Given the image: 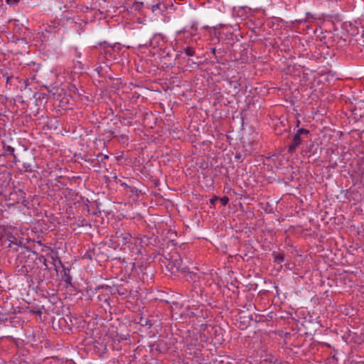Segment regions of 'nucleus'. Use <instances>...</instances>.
I'll return each instance as SVG.
<instances>
[{"label": "nucleus", "mask_w": 364, "mask_h": 364, "mask_svg": "<svg viewBox=\"0 0 364 364\" xmlns=\"http://www.w3.org/2000/svg\"><path fill=\"white\" fill-rule=\"evenodd\" d=\"M6 1L9 4H14L18 3L19 1V0H6Z\"/></svg>", "instance_id": "6e6552de"}, {"label": "nucleus", "mask_w": 364, "mask_h": 364, "mask_svg": "<svg viewBox=\"0 0 364 364\" xmlns=\"http://www.w3.org/2000/svg\"><path fill=\"white\" fill-rule=\"evenodd\" d=\"M301 143V136L296 134L293 138V142L288 146L289 151L292 153L296 148Z\"/></svg>", "instance_id": "f03ea898"}, {"label": "nucleus", "mask_w": 364, "mask_h": 364, "mask_svg": "<svg viewBox=\"0 0 364 364\" xmlns=\"http://www.w3.org/2000/svg\"><path fill=\"white\" fill-rule=\"evenodd\" d=\"M116 237L118 239L117 242H121L124 245L132 242V237L128 232L117 231L116 232Z\"/></svg>", "instance_id": "f257e3e1"}, {"label": "nucleus", "mask_w": 364, "mask_h": 364, "mask_svg": "<svg viewBox=\"0 0 364 364\" xmlns=\"http://www.w3.org/2000/svg\"><path fill=\"white\" fill-rule=\"evenodd\" d=\"M309 133V130L307 129H299L298 131H297V133L299 135L301 136V134H307Z\"/></svg>", "instance_id": "423d86ee"}, {"label": "nucleus", "mask_w": 364, "mask_h": 364, "mask_svg": "<svg viewBox=\"0 0 364 364\" xmlns=\"http://www.w3.org/2000/svg\"><path fill=\"white\" fill-rule=\"evenodd\" d=\"M220 201L223 205H226L229 201V198L227 196H223L220 198Z\"/></svg>", "instance_id": "39448f33"}, {"label": "nucleus", "mask_w": 364, "mask_h": 364, "mask_svg": "<svg viewBox=\"0 0 364 364\" xmlns=\"http://www.w3.org/2000/svg\"><path fill=\"white\" fill-rule=\"evenodd\" d=\"M275 260L278 262H282L283 261V256L282 255H278L275 258Z\"/></svg>", "instance_id": "1a4fd4ad"}, {"label": "nucleus", "mask_w": 364, "mask_h": 364, "mask_svg": "<svg viewBox=\"0 0 364 364\" xmlns=\"http://www.w3.org/2000/svg\"><path fill=\"white\" fill-rule=\"evenodd\" d=\"M107 158H108V156H106V155H105V156H103V159H107Z\"/></svg>", "instance_id": "9b49d317"}, {"label": "nucleus", "mask_w": 364, "mask_h": 364, "mask_svg": "<svg viewBox=\"0 0 364 364\" xmlns=\"http://www.w3.org/2000/svg\"><path fill=\"white\" fill-rule=\"evenodd\" d=\"M6 151L9 152L11 154L14 155V148L9 146L6 147Z\"/></svg>", "instance_id": "0eeeda50"}, {"label": "nucleus", "mask_w": 364, "mask_h": 364, "mask_svg": "<svg viewBox=\"0 0 364 364\" xmlns=\"http://www.w3.org/2000/svg\"><path fill=\"white\" fill-rule=\"evenodd\" d=\"M174 265L178 272H185L187 271V267L183 265L182 260L180 257L175 259Z\"/></svg>", "instance_id": "7ed1b4c3"}, {"label": "nucleus", "mask_w": 364, "mask_h": 364, "mask_svg": "<svg viewBox=\"0 0 364 364\" xmlns=\"http://www.w3.org/2000/svg\"><path fill=\"white\" fill-rule=\"evenodd\" d=\"M184 52L188 56H193L195 54L194 48L192 47H186L184 48Z\"/></svg>", "instance_id": "20e7f679"}, {"label": "nucleus", "mask_w": 364, "mask_h": 364, "mask_svg": "<svg viewBox=\"0 0 364 364\" xmlns=\"http://www.w3.org/2000/svg\"><path fill=\"white\" fill-rule=\"evenodd\" d=\"M218 198L217 197H214V198H211V199L210 200V203L211 204H214V203H215V201H216V200H218Z\"/></svg>", "instance_id": "9d476101"}]
</instances>
